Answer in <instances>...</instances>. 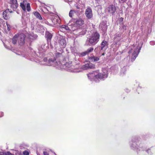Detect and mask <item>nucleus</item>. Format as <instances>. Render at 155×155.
Masks as SVG:
<instances>
[{
	"label": "nucleus",
	"instance_id": "26",
	"mask_svg": "<svg viewBox=\"0 0 155 155\" xmlns=\"http://www.w3.org/2000/svg\"><path fill=\"white\" fill-rule=\"evenodd\" d=\"M126 27L127 26L126 25L123 24H122L120 26V28L121 30H123V31L126 29Z\"/></svg>",
	"mask_w": 155,
	"mask_h": 155
},
{
	"label": "nucleus",
	"instance_id": "12",
	"mask_svg": "<svg viewBox=\"0 0 155 155\" xmlns=\"http://www.w3.org/2000/svg\"><path fill=\"white\" fill-rule=\"evenodd\" d=\"M116 10L115 7L112 5L109 6L105 9V11L110 14H113L114 13Z\"/></svg>",
	"mask_w": 155,
	"mask_h": 155
},
{
	"label": "nucleus",
	"instance_id": "22",
	"mask_svg": "<svg viewBox=\"0 0 155 155\" xmlns=\"http://www.w3.org/2000/svg\"><path fill=\"white\" fill-rule=\"evenodd\" d=\"M28 21V18L25 16H23L22 17V24L24 25H26L27 22Z\"/></svg>",
	"mask_w": 155,
	"mask_h": 155
},
{
	"label": "nucleus",
	"instance_id": "16",
	"mask_svg": "<svg viewBox=\"0 0 155 155\" xmlns=\"http://www.w3.org/2000/svg\"><path fill=\"white\" fill-rule=\"evenodd\" d=\"M99 28L103 31H105L107 29V26L105 21L101 23L99 25Z\"/></svg>",
	"mask_w": 155,
	"mask_h": 155
},
{
	"label": "nucleus",
	"instance_id": "2",
	"mask_svg": "<svg viewBox=\"0 0 155 155\" xmlns=\"http://www.w3.org/2000/svg\"><path fill=\"white\" fill-rule=\"evenodd\" d=\"M59 66L58 68L59 69L63 68L69 72H79L81 71L79 70L78 65H76L75 66L72 64L71 62H67L65 64H62L60 61H58Z\"/></svg>",
	"mask_w": 155,
	"mask_h": 155
},
{
	"label": "nucleus",
	"instance_id": "7",
	"mask_svg": "<svg viewBox=\"0 0 155 155\" xmlns=\"http://www.w3.org/2000/svg\"><path fill=\"white\" fill-rule=\"evenodd\" d=\"M139 143L135 141L134 140H133L130 142V146L133 150H136L137 151H138L143 150L144 149L142 145L139 144Z\"/></svg>",
	"mask_w": 155,
	"mask_h": 155
},
{
	"label": "nucleus",
	"instance_id": "17",
	"mask_svg": "<svg viewBox=\"0 0 155 155\" xmlns=\"http://www.w3.org/2000/svg\"><path fill=\"white\" fill-rule=\"evenodd\" d=\"M107 42L105 41H103L101 43V50H105L107 47Z\"/></svg>",
	"mask_w": 155,
	"mask_h": 155
},
{
	"label": "nucleus",
	"instance_id": "49",
	"mask_svg": "<svg viewBox=\"0 0 155 155\" xmlns=\"http://www.w3.org/2000/svg\"><path fill=\"white\" fill-rule=\"evenodd\" d=\"M57 54H58V53H57ZM58 54H60V55H61V54H60V53H58Z\"/></svg>",
	"mask_w": 155,
	"mask_h": 155
},
{
	"label": "nucleus",
	"instance_id": "8",
	"mask_svg": "<svg viewBox=\"0 0 155 155\" xmlns=\"http://www.w3.org/2000/svg\"><path fill=\"white\" fill-rule=\"evenodd\" d=\"M43 61L45 62L44 63V64L48 66L52 65L55 66L58 68L59 66L58 61L57 62L55 59L50 58L48 60L47 58H45L43 59Z\"/></svg>",
	"mask_w": 155,
	"mask_h": 155
},
{
	"label": "nucleus",
	"instance_id": "19",
	"mask_svg": "<svg viewBox=\"0 0 155 155\" xmlns=\"http://www.w3.org/2000/svg\"><path fill=\"white\" fill-rule=\"evenodd\" d=\"M33 14L39 20H43V18L41 17L40 14L38 12H35L33 13Z\"/></svg>",
	"mask_w": 155,
	"mask_h": 155
},
{
	"label": "nucleus",
	"instance_id": "14",
	"mask_svg": "<svg viewBox=\"0 0 155 155\" xmlns=\"http://www.w3.org/2000/svg\"><path fill=\"white\" fill-rule=\"evenodd\" d=\"M85 14L86 17L88 19H90L93 17V14L91 8L89 7L86 9Z\"/></svg>",
	"mask_w": 155,
	"mask_h": 155
},
{
	"label": "nucleus",
	"instance_id": "15",
	"mask_svg": "<svg viewBox=\"0 0 155 155\" xmlns=\"http://www.w3.org/2000/svg\"><path fill=\"white\" fill-rule=\"evenodd\" d=\"M10 3L11 7L14 9H16L18 6L17 0H10Z\"/></svg>",
	"mask_w": 155,
	"mask_h": 155
},
{
	"label": "nucleus",
	"instance_id": "4",
	"mask_svg": "<svg viewBox=\"0 0 155 155\" xmlns=\"http://www.w3.org/2000/svg\"><path fill=\"white\" fill-rule=\"evenodd\" d=\"M84 23V21L81 19H80L76 21V22L73 25H69V27L65 25H62L61 27V31H64L71 29L72 31L76 30L78 27L82 25Z\"/></svg>",
	"mask_w": 155,
	"mask_h": 155
},
{
	"label": "nucleus",
	"instance_id": "36",
	"mask_svg": "<svg viewBox=\"0 0 155 155\" xmlns=\"http://www.w3.org/2000/svg\"><path fill=\"white\" fill-rule=\"evenodd\" d=\"M146 151L147 153L148 154L150 155L151 154V151L150 149H147L146 150Z\"/></svg>",
	"mask_w": 155,
	"mask_h": 155
},
{
	"label": "nucleus",
	"instance_id": "5",
	"mask_svg": "<svg viewBox=\"0 0 155 155\" xmlns=\"http://www.w3.org/2000/svg\"><path fill=\"white\" fill-rule=\"evenodd\" d=\"M141 46L135 47L134 46L131 50L128 51V53L129 54L132 53V57L131 59L132 61H134L136 58L137 56L139 53L140 52V51L141 49Z\"/></svg>",
	"mask_w": 155,
	"mask_h": 155
},
{
	"label": "nucleus",
	"instance_id": "33",
	"mask_svg": "<svg viewBox=\"0 0 155 155\" xmlns=\"http://www.w3.org/2000/svg\"><path fill=\"white\" fill-rule=\"evenodd\" d=\"M1 27L3 28H5L6 27V25H5V21H3L1 25Z\"/></svg>",
	"mask_w": 155,
	"mask_h": 155
},
{
	"label": "nucleus",
	"instance_id": "46",
	"mask_svg": "<svg viewBox=\"0 0 155 155\" xmlns=\"http://www.w3.org/2000/svg\"><path fill=\"white\" fill-rule=\"evenodd\" d=\"M97 7L100 8H101V6L100 5L98 6Z\"/></svg>",
	"mask_w": 155,
	"mask_h": 155
},
{
	"label": "nucleus",
	"instance_id": "23",
	"mask_svg": "<svg viewBox=\"0 0 155 155\" xmlns=\"http://www.w3.org/2000/svg\"><path fill=\"white\" fill-rule=\"evenodd\" d=\"M17 40H18V38H17V35L16 34L13 37L12 39V43L14 44H16L17 42Z\"/></svg>",
	"mask_w": 155,
	"mask_h": 155
},
{
	"label": "nucleus",
	"instance_id": "34",
	"mask_svg": "<svg viewBox=\"0 0 155 155\" xmlns=\"http://www.w3.org/2000/svg\"><path fill=\"white\" fill-rule=\"evenodd\" d=\"M23 154L24 155H29V152L25 150L23 152Z\"/></svg>",
	"mask_w": 155,
	"mask_h": 155
},
{
	"label": "nucleus",
	"instance_id": "35",
	"mask_svg": "<svg viewBox=\"0 0 155 155\" xmlns=\"http://www.w3.org/2000/svg\"><path fill=\"white\" fill-rule=\"evenodd\" d=\"M6 25L7 26V29L8 31H9L10 30V25L8 24V23L7 22L6 23Z\"/></svg>",
	"mask_w": 155,
	"mask_h": 155
},
{
	"label": "nucleus",
	"instance_id": "6",
	"mask_svg": "<svg viewBox=\"0 0 155 155\" xmlns=\"http://www.w3.org/2000/svg\"><path fill=\"white\" fill-rule=\"evenodd\" d=\"M122 33L117 32L114 35V45L116 48H118L121 44V40L122 39Z\"/></svg>",
	"mask_w": 155,
	"mask_h": 155
},
{
	"label": "nucleus",
	"instance_id": "1",
	"mask_svg": "<svg viewBox=\"0 0 155 155\" xmlns=\"http://www.w3.org/2000/svg\"><path fill=\"white\" fill-rule=\"evenodd\" d=\"M108 70L107 68H103L101 73L97 71L89 73L87 74L88 78L91 81L96 82H98L100 80H104L108 77Z\"/></svg>",
	"mask_w": 155,
	"mask_h": 155
},
{
	"label": "nucleus",
	"instance_id": "41",
	"mask_svg": "<svg viewBox=\"0 0 155 155\" xmlns=\"http://www.w3.org/2000/svg\"><path fill=\"white\" fill-rule=\"evenodd\" d=\"M4 115V113L2 112H0V117H3Z\"/></svg>",
	"mask_w": 155,
	"mask_h": 155
},
{
	"label": "nucleus",
	"instance_id": "30",
	"mask_svg": "<svg viewBox=\"0 0 155 155\" xmlns=\"http://www.w3.org/2000/svg\"><path fill=\"white\" fill-rule=\"evenodd\" d=\"M93 50L94 48L93 47L90 48L86 51L87 52V54H88L89 53L93 51Z\"/></svg>",
	"mask_w": 155,
	"mask_h": 155
},
{
	"label": "nucleus",
	"instance_id": "47",
	"mask_svg": "<svg viewBox=\"0 0 155 155\" xmlns=\"http://www.w3.org/2000/svg\"><path fill=\"white\" fill-rule=\"evenodd\" d=\"M76 7H77V8H78V9H79L80 8L78 6H77Z\"/></svg>",
	"mask_w": 155,
	"mask_h": 155
},
{
	"label": "nucleus",
	"instance_id": "32",
	"mask_svg": "<svg viewBox=\"0 0 155 155\" xmlns=\"http://www.w3.org/2000/svg\"><path fill=\"white\" fill-rule=\"evenodd\" d=\"M40 29H38V30L41 33H43L44 32L45 29L42 26L40 27Z\"/></svg>",
	"mask_w": 155,
	"mask_h": 155
},
{
	"label": "nucleus",
	"instance_id": "50",
	"mask_svg": "<svg viewBox=\"0 0 155 155\" xmlns=\"http://www.w3.org/2000/svg\"><path fill=\"white\" fill-rule=\"evenodd\" d=\"M74 55H76V54H75V53H74Z\"/></svg>",
	"mask_w": 155,
	"mask_h": 155
},
{
	"label": "nucleus",
	"instance_id": "51",
	"mask_svg": "<svg viewBox=\"0 0 155 155\" xmlns=\"http://www.w3.org/2000/svg\"><path fill=\"white\" fill-rule=\"evenodd\" d=\"M24 57H25V56H24ZM25 58H26V57H25Z\"/></svg>",
	"mask_w": 155,
	"mask_h": 155
},
{
	"label": "nucleus",
	"instance_id": "37",
	"mask_svg": "<svg viewBox=\"0 0 155 155\" xmlns=\"http://www.w3.org/2000/svg\"><path fill=\"white\" fill-rule=\"evenodd\" d=\"M43 154L44 155H49L48 152L46 151H43Z\"/></svg>",
	"mask_w": 155,
	"mask_h": 155
},
{
	"label": "nucleus",
	"instance_id": "10",
	"mask_svg": "<svg viewBox=\"0 0 155 155\" xmlns=\"http://www.w3.org/2000/svg\"><path fill=\"white\" fill-rule=\"evenodd\" d=\"M17 38L19 44L20 45H23L25 42V35L22 33L20 34L17 35Z\"/></svg>",
	"mask_w": 155,
	"mask_h": 155
},
{
	"label": "nucleus",
	"instance_id": "40",
	"mask_svg": "<svg viewBox=\"0 0 155 155\" xmlns=\"http://www.w3.org/2000/svg\"><path fill=\"white\" fill-rule=\"evenodd\" d=\"M6 155H14L13 154L9 152H6Z\"/></svg>",
	"mask_w": 155,
	"mask_h": 155
},
{
	"label": "nucleus",
	"instance_id": "39",
	"mask_svg": "<svg viewBox=\"0 0 155 155\" xmlns=\"http://www.w3.org/2000/svg\"><path fill=\"white\" fill-rule=\"evenodd\" d=\"M0 155H6V152H0Z\"/></svg>",
	"mask_w": 155,
	"mask_h": 155
},
{
	"label": "nucleus",
	"instance_id": "18",
	"mask_svg": "<svg viewBox=\"0 0 155 155\" xmlns=\"http://www.w3.org/2000/svg\"><path fill=\"white\" fill-rule=\"evenodd\" d=\"M9 14L8 10H6L4 11L3 13V16L5 19H7L9 18Z\"/></svg>",
	"mask_w": 155,
	"mask_h": 155
},
{
	"label": "nucleus",
	"instance_id": "25",
	"mask_svg": "<svg viewBox=\"0 0 155 155\" xmlns=\"http://www.w3.org/2000/svg\"><path fill=\"white\" fill-rule=\"evenodd\" d=\"M78 55L80 56H84L86 54H87V52L86 51L82 52L81 53H79L78 54Z\"/></svg>",
	"mask_w": 155,
	"mask_h": 155
},
{
	"label": "nucleus",
	"instance_id": "9",
	"mask_svg": "<svg viewBox=\"0 0 155 155\" xmlns=\"http://www.w3.org/2000/svg\"><path fill=\"white\" fill-rule=\"evenodd\" d=\"M57 17V16H55L54 15H52L51 16V21H50V19H48V21H46L45 20H43L41 22L43 23H45L47 25H52L53 24L56 23L55 22V17Z\"/></svg>",
	"mask_w": 155,
	"mask_h": 155
},
{
	"label": "nucleus",
	"instance_id": "38",
	"mask_svg": "<svg viewBox=\"0 0 155 155\" xmlns=\"http://www.w3.org/2000/svg\"><path fill=\"white\" fill-rule=\"evenodd\" d=\"M150 44L151 45H154L155 44V41H152L150 42Z\"/></svg>",
	"mask_w": 155,
	"mask_h": 155
},
{
	"label": "nucleus",
	"instance_id": "48",
	"mask_svg": "<svg viewBox=\"0 0 155 155\" xmlns=\"http://www.w3.org/2000/svg\"><path fill=\"white\" fill-rule=\"evenodd\" d=\"M36 62H38V63H40L41 62L40 61H36Z\"/></svg>",
	"mask_w": 155,
	"mask_h": 155
},
{
	"label": "nucleus",
	"instance_id": "31",
	"mask_svg": "<svg viewBox=\"0 0 155 155\" xmlns=\"http://www.w3.org/2000/svg\"><path fill=\"white\" fill-rule=\"evenodd\" d=\"M20 6L22 8V9H23V10L24 11H25V10H26L25 6L24 5V4L21 3V4H20Z\"/></svg>",
	"mask_w": 155,
	"mask_h": 155
},
{
	"label": "nucleus",
	"instance_id": "24",
	"mask_svg": "<svg viewBox=\"0 0 155 155\" xmlns=\"http://www.w3.org/2000/svg\"><path fill=\"white\" fill-rule=\"evenodd\" d=\"M42 49L43 50V51H40L38 52L39 54H41V56H40V54L38 55V56H39L40 57H41V56H43L44 53L45 52V51L46 49V48H45V47H44L43 48H42Z\"/></svg>",
	"mask_w": 155,
	"mask_h": 155
},
{
	"label": "nucleus",
	"instance_id": "13",
	"mask_svg": "<svg viewBox=\"0 0 155 155\" xmlns=\"http://www.w3.org/2000/svg\"><path fill=\"white\" fill-rule=\"evenodd\" d=\"M81 68L84 70H86L89 68H95V65L90 62H87L84 65H83L82 67H80L79 68V70Z\"/></svg>",
	"mask_w": 155,
	"mask_h": 155
},
{
	"label": "nucleus",
	"instance_id": "29",
	"mask_svg": "<svg viewBox=\"0 0 155 155\" xmlns=\"http://www.w3.org/2000/svg\"><path fill=\"white\" fill-rule=\"evenodd\" d=\"M26 9L27 11L29 12L31 10V8L30 6V5L29 3H27V6H26Z\"/></svg>",
	"mask_w": 155,
	"mask_h": 155
},
{
	"label": "nucleus",
	"instance_id": "44",
	"mask_svg": "<svg viewBox=\"0 0 155 155\" xmlns=\"http://www.w3.org/2000/svg\"><path fill=\"white\" fill-rule=\"evenodd\" d=\"M65 2L68 3L69 4H71V2L69 0H66Z\"/></svg>",
	"mask_w": 155,
	"mask_h": 155
},
{
	"label": "nucleus",
	"instance_id": "28",
	"mask_svg": "<svg viewBox=\"0 0 155 155\" xmlns=\"http://www.w3.org/2000/svg\"><path fill=\"white\" fill-rule=\"evenodd\" d=\"M126 68L125 67H124L121 70L120 72L121 74L122 75H123L126 72Z\"/></svg>",
	"mask_w": 155,
	"mask_h": 155
},
{
	"label": "nucleus",
	"instance_id": "42",
	"mask_svg": "<svg viewBox=\"0 0 155 155\" xmlns=\"http://www.w3.org/2000/svg\"><path fill=\"white\" fill-rule=\"evenodd\" d=\"M31 35L29 36L30 38H31V39H34V38H36L37 37V35H34V38H31Z\"/></svg>",
	"mask_w": 155,
	"mask_h": 155
},
{
	"label": "nucleus",
	"instance_id": "43",
	"mask_svg": "<svg viewBox=\"0 0 155 155\" xmlns=\"http://www.w3.org/2000/svg\"><path fill=\"white\" fill-rule=\"evenodd\" d=\"M127 0H120L119 1V2L124 3L127 1Z\"/></svg>",
	"mask_w": 155,
	"mask_h": 155
},
{
	"label": "nucleus",
	"instance_id": "11",
	"mask_svg": "<svg viewBox=\"0 0 155 155\" xmlns=\"http://www.w3.org/2000/svg\"><path fill=\"white\" fill-rule=\"evenodd\" d=\"M58 42L61 48H62L65 47L66 45V42L64 37L63 36H60L58 40Z\"/></svg>",
	"mask_w": 155,
	"mask_h": 155
},
{
	"label": "nucleus",
	"instance_id": "20",
	"mask_svg": "<svg viewBox=\"0 0 155 155\" xmlns=\"http://www.w3.org/2000/svg\"><path fill=\"white\" fill-rule=\"evenodd\" d=\"M89 59L91 61H98L99 60V58L98 57L93 56L89 57Z\"/></svg>",
	"mask_w": 155,
	"mask_h": 155
},
{
	"label": "nucleus",
	"instance_id": "45",
	"mask_svg": "<svg viewBox=\"0 0 155 155\" xmlns=\"http://www.w3.org/2000/svg\"><path fill=\"white\" fill-rule=\"evenodd\" d=\"M123 19H124V18H122V17L120 18V20L121 21H123Z\"/></svg>",
	"mask_w": 155,
	"mask_h": 155
},
{
	"label": "nucleus",
	"instance_id": "27",
	"mask_svg": "<svg viewBox=\"0 0 155 155\" xmlns=\"http://www.w3.org/2000/svg\"><path fill=\"white\" fill-rule=\"evenodd\" d=\"M75 11L73 10H71L69 12V16L70 17H72L73 16V13H75Z\"/></svg>",
	"mask_w": 155,
	"mask_h": 155
},
{
	"label": "nucleus",
	"instance_id": "21",
	"mask_svg": "<svg viewBox=\"0 0 155 155\" xmlns=\"http://www.w3.org/2000/svg\"><path fill=\"white\" fill-rule=\"evenodd\" d=\"M45 37L47 38V40H50L52 38V35L48 32H46L45 34Z\"/></svg>",
	"mask_w": 155,
	"mask_h": 155
},
{
	"label": "nucleus",
	"instance_id": "3",
	"mask_svg": "<svg viewBox=\"0 0 155 155\" xmlns=\"http://www.w3.org/2000/svg\"><path fill=\"white\" fill-rule=\"evenodd\" d=\"M100 37V35L98 32H93L86 40V44L87 45H94L99 41Z\"/></svg>",
	"mask_w": 155,
	"mask_h": 155
}]
</instances>
